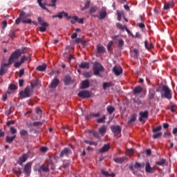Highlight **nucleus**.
Here are the masks:
<instances>
[{"label":"nucleus","instance_id":"f257e3e1","mask_svg":"<svg viewBox=\"0 0 177 177\" xmlns=\"http://www.w3.org/2000/svg\"><path fill=\"white\" fill-rule=\"evenodd\" d=\"M161 97L168 99L169 100L172 99V91L167 86H162Z\"/></svg>","mask_w":177,"mask_h":177},{"label":"nucleus","instance_id":"f03ea898","mask_svg":"<svg viewBox=\"0 0 177 177\" xmlns=\"http://www.w3.org/2000/svg\"><path fill=\"white\" fill-rule=\"evenodd\" d=\"M21 56V50L17 49L15 50L10 56L8 59V64H12L15 60L19 59Z\"/></svg>","mask_w":177,"mask_h":177},{"label":"nucleus","instance_id":"7ed1b4c3","mask_svg":"<svg viewBox=\"0 0 177 177\" xmlns=\"http://www.w3.org/2000/svg\"><path fill=\"white\" fill-rule=\"evenodd\" d=\"M31 95H32V90L28 86L26 87L24 91H21L19 93L21 99H26V97H30Z\"/></svg>","mask_w":177,"mask_h":177},{"label":"nucleus","instance_id":"20e7f679","mask_svg":"<svg viewBox=\"0 0 177 177\" xmlns=\"http://www.w3.org/2000/svg\"><path fill=\"white\" fill-rule=\"evenodd\" d=\"M94 75H100V71H104V68L100 62H95L93 66Z\"/></svg>","mask_w":177,"mask_h":177},{"label":"nucleus","instance_id":"39448f33","mask_svg":"<svg viewBox=\"0 0 177 177\" xmlns=\"http://www.w3.org/2000/svg\"><path fill=\"white\" fill-rule=\"evenodd\" d=\"M162 129V127L161 125L156 126L152 129L153 139H158V138H161L162 136V132L161 130Z\"/></svg>","mask_w":177,"mask_h":177},{"label":"nucleus","instance_id":"423d86ee","mask_svg":"<svg viewBox=\"0 0 177 177\" xmlns=\"http://www.w3.org/2000/svg\"><path fill=\"white\" fill-rule=\"evenodd\" d=\"M37 20L39 25L41 26V27H39V31H41V32H45L46 31V27H48L49 24H48L46 21H44L41 17H39Z\"/></svg>","mask_w":177,"mask_h":177},{"label":"nucleus","instance_id":"0eeeda50","mask_svg":"<svg viewBox=\"0 0 177 177\" xmlns=\"http://www.w3.org/2000/svg\"><path fill=\"white\" fill-rule=\"evenodd\" d=\"M145 162L139 163L138 162H136L134 165L133 163H131L129 168L133 172V174H135V170L133 167L136 169H139V168H145Z\"/></svg>","mask_w":177,"mask_h":177},{"label":"nucleus","instance_id":"6e6552de","mask_svg":"<svg viewBox=\"0 0 177 177\" xmlns=\"http://www.w3.org/2000/svg\"><path fill=\"white\" fill-rule=\"evenodd\" d=\"M32 167V162H29L26 163L24 168V172L26 177L30 176L31 174V167Z\"/></svg>","mask_w":177,"mask_h":177},{"label":"nucleus","instance_id":"1a4fd4ad","mask_svg":"<svg viewBox=\"0 0 177 177\" xmlns=\"http://www.w3.org/2000/svg\"><path fill=\"white\" fill-rule=\"evenodd\" d=\"M139 115L140 122H143V124H145V122H146V120L149 118V111H145L144 112L141 111L139 113Z\"/></svg>","mask_w":177,"mask_h":177},{"label":"nucleus","instance_id":"9d476101","mask_svg":"<svg viewBox=\"0 0 177 177\" xmlns=\"http://www.w3.org/2000/svg\"><path fill=\"white\" fill-rule=\"evenodd\" d=\"M59 84H60V80L58 78L55 77L51 81L50 85L48 86V88H50V89H55L57 88Z\"/></svg>","mask_w":177,"mask_h":177},{"label":"nucleus","instance_id":"9b49d317","mask_svg":"<svg viewBox=\"0 0 177 177\" xmlns=\"http://www.w3.org/2000/svg\"><path fill=\"white\" fill-rule=\"evenodd\" d=\"M27 160H28V155L24 153L18 158L17 164L19 165L23 166V163L26 162V161H27Z\"/></svg>","mask_w":177,"mask_h":177},{"label":"nucleus","instance_id":"f8f14e48","mask_svg":"<svg viewBox=\"0 0 177 177\" xmlns=\"http://www.w3.org/2000/svg\"><path fill=\"white\" fill-rule=\"evenodd\" d=\"M145 171L147 174H155L156 173V168L151 167L150 165V162H147L145 165Z\"/></svg>","mask_w":177,"mask_h":177},{"label":"nucleus","instance_id":"ddd939ff","mask_svg":"<svg viewBox=\"0 0 177 177\" xmlns=\"http://www.w3.org/2000/svg\"><path fill=\"white\" fill-rule=\"evenodd\" d=\"M79 97H82V99H86L91 97V93L88 91H82L78 94Z\"/></svg>","mask_w":177,"mask_h":177},{"label":"nucleus","instance_id":"4468645a","mask_svg":"<svg viewBox=\"0 0 177 177\" xmlns=\"http://www.w3.org/2000/svg\"><path fill=\"white\" fill-rule=\"evenodd\" d=\"M111 129L115 136H118L121 133L122 129L120 126H112Z\"/></svg>","mask_w":177,"mask_h":177},{"label":"nucleus","instance_id":"2eb2a0df","mask_svg":"<svg viewBox=\"0 0 177 177\" xmlns=\"http://www.w3.org/2000/svg\"><path fill=\"white\" fill-rule=\"evenodd\" d=\"M113 73H114L116 76L121 75V74H122V68L120 66H115L113 68Z\"/></svg>","mask_w":177,"mask_h":177},{"label":"nucleus","instance_id":"dca6fc26","mask_svg":"<svg viewBox=\"0 0 177 177\" xmlns=\"http://www.w3.org/2000/svg\"><path fill=\"white\" fill-rule=\"evenodd\" d=\"M69 154H71V149L65 148L60 152L59 157H64V156H68Z\"/></svg>","mask_w":177,"mask_h":177},{"label":"nucleus","instance_id":"f3484780","mask_svg":"<svg viewBox=\"0 0 177 177\" xmlns=\"http://www.w3.org/2000/svg\"><path fill=\"white\" fill-rule=\"evenodd\" d=\"M156 91L153 88L149 89L148 97L149 100H153V99H156Z\"/></svg>","mask_w":177,"mask_h":177},{"label":"nucleus","instance_id":"a211bd4d","mask_svg":"<svg viewBox=\"0 0 177 177\" xmlns=\"http://www.w3.org/2000/svg\"><path fill=\"white\" fill-rule=\"evenodd\" d=\"M109 150H110V144H105L100 149L98 150V152L103 154V153H106Z\"/></svg>","mask_w":177,"mask_h":177},{"label":"nucleus","instance_id":"6ab92c4d","mask_svg":"<svg viewBox=\"0 0 177 177\" xmlns=\"http://www.w3.org/2000/svg\"><path fill=\"white\" fill-rule=\"evenodd\" d=\"M87 88H89V80H83L80 84V89H87Z\"/></svg>","mask_w":177,"mask_h":177},{"label":"nucleus","instance_id":"aec40b11","mask_svg":"<svg viewBox=\"0 0 177 177\" xmlns=\"http://www.w3.org/2000/svg\"><path fill=\"white\" fill-rule=\"evenodd\" d=\"M8 66H10L9 63L8 64H2L1 68H0V75H3L4 74H6V67H8Z\"/></svg>","mask_w":177,"mask_h":177},{"label":"nucleus","instance_id":"412c9836","mask_svg":"<svg viewBox=\"0 0 177 177\" xmlns=\"http://www.w3.org/2000/svg\"><path fill=\"white\" fill-rule=\"evenodd\" d=\"M136 118H138V114L133 113V115H131L130 120L127 121V124L132 125V123L136 121Z\"/></svg>","mask_w":177,"mask_h":177},{"label":"nucleus","instance_id":"4be33fe9","mask_svg":"<svg viewBox=\"0 0 177 177\" xmlns=\"http://www.w3.org/2000/svg\"><path fill=\"white\" fill-rule=\"evenodd\" d=\"M37 3L39 4V6H40L41 9H43L44 10H46V12H48V13H50V10H49V9H48V8H46V4L42 3V0H37Z\"/></svg>","mask_w":177,"mask_h":177},{"label":"nucleus","instance_id":"5701e85b","mask_svg":"<svg viewBox=\"0 0 177 177\" xmlns=\"http://www.w3.org/2000/svg\"><path fill=\"white\" fill-rule=\"evenodd\" d=\"M142 91H143V88H142V86H137L134 87L133 92L134 95H139V93H140Z\"/></svg>","mask_w":177,"mask_h":177},{"label":"nucleus","instance_id":"b1692460","mask_svg":"<svg viewBox=\"0 0 177 177\" xmlns=\"http://www.w3.org/2000/svg\"><path fill=\"white\" fill-rule=\"evenodd\" d=\"M92 117H95V118L100 117V112H97L96 113H91L88 115L86 116V120H91Z\"/></svg>","mask_w":177,"mask_h":177},{"label":"nucleus","instance_id":"393cba45","mask_svg":"<svg viewBox=\"0 0 177 177\" xmlns=\"http://www.w3.org/2000/svg\"><path fill=\"white\" fill-rule=\"evenodd\" d=\"M127 160V157L122 156V158H116L113 160L115 162H117L118 164H122L125 160Z\"/></svg>","mask_w":177,"mask_h":177},{"label":"nucleus","instance_id":"a878e982","mask_svg":"<svg viewBox=\"0 0 177 177\" xmlns=\"http://www.w3.org/2000/svg\"><path fill=\"white\" fill-rule=\"evenodd\" d=\"M145 48L147 49V50H150V49H153V48H154V45H153V43H150L149 44V41H147V40L145 41Z\"/></svg>","mask_w":177,"mask_h":177},{"label":"nucleus","instance_id":"bb28decb","mask_svg":"<svg viewBox=\"0 0 177 177\" xmlns=\"http://www.w3.org/2000/svg\"><path fill=\"white\" fill-rule=\"evenodd\" d=\"M111 86H114V84H113V82H104L102 84V88L104 90H106V88H110Z\"/></svg>","mask_w":177,"mask_h":177},{"label":"nucleus","instance_id":"cd10ccee","mask_svg":"<svg viewBox=\"0 0 177 177\" xmlns=\"http://www.w3.org/2000/svg\"><path fill=\"white\" fill-rule=\"evenodd\" d=\"M97 53H104V52H106V48L103 46L97 45Z\"/></svg>","mask_w":177,"mask_h":177},{"label":"nucleus","instance_id":"c85d7f7f","mask_svg":"<svg viewBox=\"0 0 177 177\" xmlns=\"http://www.w3.org/2000/svg\"><path fill=\"white\" fill-rule=\"evenodd\" d=\"M103 11L100 13L99 19L100 20H103V19H106V16H107V12L104 10V8H102Z\"/></svg>","mask_w":177,"mask_h":177},{"label":"nucleus","instance_id":"c756f323","mask_svg":"<svg viewBox=\"0 0 177 177\" xmlns=\"http://www.w3.org/2000/svg\"><path fill=\"white\" fill-rule=\"evenodd\" d=\"M41 172H49V166H46L45 164H43L40 166Z\"/></svg>","mask_w":177,"mask_h":177},{"label":"nucleus","instance_id":"7c9ffc66","mask_svg":"<svg viewBox=\"0 0 177 177\" xmlns=\"http://www.w3.org/2000/svg\"><path fill=\"white\" fill-rule=\"evenodd\" d=\"M15 139H16V135H13L12 137L10 136H6V142L7 143H12V142H13V140H15Z\"/></svg>","mask_w":177,"mask_h":177},{"label":"nucleus","instance_id":"2f4dec72","mask_svg":"<svg viewBox=\"0 0 177 177\" xmlns=\"http://www.w3.org/2000/svg\"><path fill=\"white\" fill-rule=\"evenodd\" d=\"M80 68H86L87 70L89 68V63L82 62L79 66Z\"/></svg>","mask_w":177,"mask_h":177},{"label":"nucleus","instance_id":"473e14b6","mask_svg":"<svg viewBox=\"0 0 177 177\" xmlns=\"http://www.w3.org/2000/svg\"><path fill=\"white\" fill-rule=\"evenodd\" d=\"M46 64H44L43 65H39L36 68V70H37V71H45L46 70Z\"/></svg>","mask_w":177,"mask_h":177},{"label":"nucleus","instance_id":"72a5a7b5","mask_svg":"<svg viewBox=\"0 0 177 177\" xmlns=\"http://www.w3.org/2000/svg\"><path fill=\"white\" fill-rule=\"evenodd\" d=\"M19 17L21 18L22 20H24V19H27V17H30V14H27L26 12L22 11L19 14Z\"/></svg>","mask_w":177,"mask_h":177},{"label":"nucleus","instance_id":"f704fd0d","mask_svg":"<svg viewBox=\"0 0 177 177\" xmlns=\"http://www.w3.org/2000/svg\"><path fill=\"white\" fill-rule=\"evenodd\" d=\"M165 162H167V160L164 158H162L160 160V161L156 162V165H159L160 167H162L165 165Z\"/></svg>","mask_w":177,"mask_h":177},{"label":"nucleus","instance_id":"c9c22d12","mask_svg":"<svg viewBox=\"0 0 177 177\" xmlns=\"http://www.w3.org/2000/svg\"><path fill=\"white\" fill-rule=\"evenodd\" d=\"M96 121L98 124L106 122V115H104L102 118H97Z\"/></svg>","mask_w":177,"mask_h":177},{"label":"nucleus","instance_id":"e433bc0d","mask_svg":"<svg viewBox=\"0 0 177 177\" xmlns=\"http://www.w3.org/2000/svg\"><path fill=\"white\" fill-rule=\"evenodd\" d=\"M106 111L109 113V114H113V113H114V111H115V108H114L112 106H108L106 107Z\"/></svg>","mask_w":177,"mask_h":177},{"label":"nucleus","instance_id":"4c0bfd02","mask_svg":"<svg viewBox=\"0 0 177 177\" xmlns=\"http://www.w3.org/2000/svg\"><path fill=\"white\" fill-rule=\"evenodd\" d=\"M35 172H39V174H41V165L39 163L35 165L33 168Z\"/></svg>","mask_w":177,"mask_h":177},{"label":"nucleus","instance_id":"58836bf2","mask_svg":"<svg viewBox=\"0 0 177 177\" xmlns=\"http://www.w3.org/2000/svg\"><path fill=\"white\" fill-rule=\"evenodd\" d=\"M64 84L65 85H70V84H71V77L66 76L64 78Z\"/></svg>","mask_w":177,"mask_h":177},{"label":"nucleus","instance_id":"ea45409f","mask_svg":"<svg viewBox=\"0 0 177 177\" xmlns=\"http://www.w3.org/2000/svg\"><path fill=\"white\" fill-rule=\"evenodd\" d=\"M84 143H86V145H90V146H96L97 145V142L88 140H85Z\"/></svg>","mask_w":177,"mask_h":177},{"label":"nucleus","instance_id":"a19ab883","mask_svg":"<svg viewBox=\"0 0 177 177\" xmlns=\"http://www.w3.org/2000/svg\"><path fill=\"white\" fill-rule=\"evenodd\" d=\"M169 8H174V6H172L171 2L165 3L164 5V7H163L165 10H168V9H169Z\"/></svg>","mask_w":177,"mask_h":177},{"label":"nucleus","instance_id":"79ce46f5","mask_svg":"<svg viewBox=\"0 0 177 177\" xmlns=\"http://www.w3.org/2000/svg\"><path fill=\"white\" fill-rule=\"evenodd\" d=\"M13 172L14 174H16V175H21V174H23L21 167H19L18 169H13Z\"/></svg>","mask_w":177,"mask_h":177},{"label":"nucleus","instance_id":"37998d69","mask_svg":"<svg viewBox=\"0 0 177 177\" xmlns=\"http://www.w3.org/2000/svg\"><path fill=\"white\" fill-rule=\"evenodd\" d=\"M75 42L76 44H82V45H85V44H86L85 40H83L81 38H76L75 40Z\"/></svg>","mask_w":177,"mask_h":177},{"label":"nucleus","instance_id":"c03bdc74","mask_svg":"<svg viewBox=\"0 0 177 177\" xmlns=\"http://www.w3.org/2000/svg\"><path fill=\"white\" fill-rule=\"evenodd\" d=\"M99 132L103 136L106 133V126H102L99 129Z\"/></svg>","mask_w":177,"mask_h":177},{"label":"nucleus","instance_id":"a18cd8bd","mask_svg":"<svg viewBox=\"0 0 177 177\" xmlns=\"http://www.w3.org/2000/svg\"><path fill=\"white\" fill-rule=\"evenodd\" d=\"M116 27H117L119 30H121L122 31H124V30H125V28H127V26H122V24H120V23H117V24H116Z\"/></svg>","mask_w":177,"mask_h":177},{"label":"nucleus","instance_id":"49530a36","mask_svg":"<svg viewBox=\"0 0 177 177\" xmlns=\"http://www.w3.org/2000/svg\"><path fill=\"white\" fill-rule=\"evenodd\" d=\"M19 134L21 136H26L28 135V131H27V130H26V129H21L19 131Z\"/></svg>","mask_w":177,"mask_h":177},{"label":"nucleus","instance_id":"de8ad7c7","mask_svg":"<svg viewBox=\"0 0 177 177\" xmlns=\"http://www.w3.org/2000/svg\"><path fill=\"white\" fill-rule=\"evenodd\" d=\"M117 15H118V21H121V17L124 16V12L122 11H117Z\"/></svg>","mask_w":177,"mask_h":177},{"label":"nucleus","instance_id":"09e8293b","mask_svg":"<svg viewBox=\"0 0 177 177\" xmlns=\"http://www.w3.org/2000/svg\"><path fill=\"white\" fill-rule=\"evenodd\" d=\"M113 45H114V41H110L106 46L108 51L111 52V46H113Z\"/></svg>","mask_w":177,"mask_h":177},{"label":"nucleus","instance_id":"8fccbe9b","mask_svg":"<svg viewBox=\"0 0 177 177\" xmlns=\"http://www.w3.org/2000/svg\"><path fill=\"white\" fill-rule=\"evenodd\" d=\"M132 53L133 55V57L138 59V57L139 56V50H138V49H134L133 50Z\"/></svg>","mask_w":177,"mask_h":177},{"label":"nucleus","instance_id":"3c124183","mask_svg":"<svg viewBox=\"0 0 177 177\" xmlns=\"http://www.w3.org/2000/svg\"><path fill=\"white\" fill-rule=\"evenodd\" d=\"M92 75H93V74L92 73L91 71L86 72L84 73V77H85V78H91V77H92Z\"/></svg>","mask_w":177,"mask_h":177},{"label":"nucleus","instance_id":"603ef678","mask_svg":"<svg viewBox=\"0 0 177 177\" xmlns=\"http://www.w3.org/2000/svg\"><path fill=\"white\" fill-rule=\"evenodd\" d=\"M126 156H129V157H132L133 156V150L127 149L126 151Z\"/></svg>","mask_w":177,"mask_h":177},{"label":"nucleus","instance_id":"864d4df0","mask_svg":"<svg viewBox=\"0 0 177 177\" xmlns=\"http://www.w3.org/2000/svg\"><path fill=\"white\" fill-rule=\"evenodd\" d=\"M90 5H91V1L87 0V1L84 4V7L82 8V10H85V9L89 8Z\"/></svg>","mask_w":177,"mask_h":177},{"label":"nucleus","instance_id":"5fc2aeb1","mask_svg":"<svg viewBox=\"0 0 177 177\" xmlns=\"http://www.w3.org/2000/svg\"><path fill=\"white\" fill-rule=\"evenodd\" d=\"M56 2H57V0H51V3L46 5V6H52L53 8H55L56 7Z\"/></svg>","mask_w":177,"mask_h":177},{"label":"nucleus","instance_id":"6e6d98bb","mask_svg":"<svg viewBox=\"0 0 177 177\" xmlns=\"http://www.w3.org/2000/svg\"><path fill=\"white\" fill-rule=\"evenodd\" d=\"M10 131L12 135H16V133H17V129L13 127L10 128Z\"/></svg>","mask_w":177,"mask_h":177},{"label":"nucleus","instance_id":"4d7b16f0","mask_svg":"<svg viewBox=\"0 0 177 177\" xmlns=\"http://www.w3.org/2000/svg\"><path fill=\"white\" fill-rule=\"evenodd\" d=\"M22 23L24 24H31V23H32V21L30 19H23L22 20Z\"/></svg>","mask_w":177,"mask_h":177},{"label":"nucleus","instance_id":"13d9d810","mask_svg":"<svg viewBox=\"0 0 177 177\" xmlns=\"http://www.w3.org/2000/svg\"><path fill=\"white\" fill-rule=\"evenodd\" d=\"M43 122H34L32 123L33 127H41V125H43Z\"/></svg>","mask_w":177,"mask_h":177},{"label":"nucleus","instance_id":"bf43d9fd","mask_svg":"<svg viewBox=\"0 0 177 177\" xmlns=\"http://www.w3.org/2000/svg\"><path fill=\"white\" fill-rule=\"evenodd\" d=\"M72 19H73L71 20V24H75V21H78V17L77 16L73 17Z\"/></svg>","mask_w":177,"mask_h":177},{"label":"nucleus","instance_id":"052dcab7","mask_svg":"<svg viewBox=\"0 0 177 177\" xmlns=\"http://www.w3.org/2000/svg\"><path fill=\"white\" fill-rule=\"evenodd\" d=\"M17 88V86H16V85L11 84H10L8 89H10V91H15Z\"/></svg>","mask_w":177,"mask_h":177},{"label":"nucleus","instance_id":"680f3d73","mask_svg":"<svg viewBox=\"0 0 177 177\" xmlns=\"http://www.w3.org/2000/svg\"><path fill=\"white\" fill-rule=\"evenodd\" d=\"M122 46H124V40L120 39L118 41V48H122Z\"/></svg>","mask_w":177,"mask_h":177},{"label":"nucleus","instance_id":"e2e57ef3","mask_svg":"<svg viewBox=\"0 0 177 177\" xmlns=\"http://www.w3.org/2000/svg\"><path fill=\"white\" fill-rule=\"evenodd\" d=\"M96 10H97V7H96V6L91 7L90 9V13L91 14L95 13V12H96Z\"/></svg>","mask_w":177,"mask_h":177},{"label":"nucleus","instance_id":"0e129e2a","mask_svg":"<svg viewBox=\"0 0 177 177\" xmlns=\"http://www.w3.org/2000/svg\"><path fill=\"white\" fill-rule=\"evenodd\" d=\"M26 60H27V57L26 55H23L21 57V59H20V63L21 64H23V63H24V62H26Z\"/></svg>","mask_w":177,"mask_h":177},{"label":"nucleus","instance_id":"69168bd1","mask_svg":"<svg viewBox=\"0 0 177 177\" xmlns=\"http://www.w3.org/2000/svg\"><path fill=\"white\" fill-rule=\"evenodd\" d=\"M175 107H176V104H171L170 106L169 110L171 111V113H175Z\"/></svg>","mask_w":177,"mask_h":177},{"label":"nucleus","instance_id":"338daca9","mask_svg":"<svg viewBox=\"0 0 177 177\" xmlns=\"http://www.w3.org/2000/svg\"><path fill=\"white\" fill-rule=\"evenodd\" d=\"M21 21H23V19L21 18V17L19 16L16 20H15V24L19 25L20 24V23H21Z\"/></svg>","mask_w":177,"mask_h":177},{"label":"nucleus","instance_id":"774afa93","mask_svg":"<svg viewBox=\"0 0 177 177\" xmlns=\"http://www.w3.org/2000/svg\"><path fill=\"white\" fill-rule=\"evenodd\" d=\"M20 66H21V64L20 62H15L14 64V67L15 68H19V67H20Z\"/></svg>","mask_w":177,"mask_h":177}]
</instances>
